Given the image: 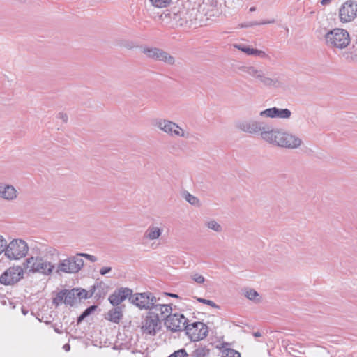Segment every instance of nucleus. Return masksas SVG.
Returning a JSON list of instances; mask_svg holds the SVG:
<instances>
[{
    "label": "nucleus",
    "mask_w": 357,
    "mask_h": 357,
    "mask_svg": "<svg viewBox=\"0 0 357 357\" xmlns=\"http://www.w3.org/2000/svg\"><path fill=\"white\" fill-rule=\"evenodd\" d=\"M266 142L288 149H296L303 144V140L296 135L278 128H271L265 134Z\"/></svg>",
    "instance_id": "nucleus-1"
},
{
    "label": "nucleus",
    "mask_w": 357,
    "mask_h": 357,
    "mask_svg": "<svg viewBox=\"0 0 357 357\" xmlns=\"http://www.w3.org/2000/svg\"><path fill=\"white\" fill-rule=\"evenodd\" d=\"M324 38L326 46L335 52L346 48L351 43L349 32L340 28L328 31Z\"/></svg>",
    "instance_id": "nucleus-2"
},
{
    "label": "nucleus",
    "mask_w": 357,
    "mask_h": 357,
    "mask_svg": "<svg viewBox=\"0 0 357 357\" xmlns=\"http://www.w3.org/2000/svg\"><path fill=\"white\" fill-rule=\"evenodd\" d=\"M236 128L244 132L254 135L259 133L261 139L266 142L265 134L270 133L271 127L265 123L255 119H243L238 121Z\"/></svg>",
    "instance_id": "nucleus-3"
},
{
    "label": "nucleus",
    "mask_w": 357,
    "mask_h": 357,
    "mask_svg": "<svg viewBox=\"0 0 357 357\" xmlns=\"http://www.w3.org/2000/svg\"><path fill=\"white\" fill-rule=\"evenodd\" d=\"M240 70L251 77L256 83L261 86L273 87L278 84L277 78L270 77L263 70L254 66H243L240 68Z\"/></svg>",
    "instance_id": "nucleus-4"
},
{
    "label": "nucleus",
    "mask_w": 357,
    "mask_h": 357,
    "mask_svg": "<svg viewBox=\"0 0 357 357\" xmlns=\"http://www.w3.org/2000/svg\"><path fill=\"white\" fill-rule=\"evenodd\" d=\"M24 268L31 273H38L45 275H51L55 266L42 257H28L24 263Z\"/></svg>",
    "instance_id": "nucleus-5"
},
{
    "label": "nucleus",
    "mask_w": 357,
    "mask_h": 357,
    "mask_svg": "<svg viewBox=\"0 0 357 357\" xmlns=\"http://www.w3.org/2000/svg\"><path fill=\"white\" fill-rule=\"evenodd\" d=\"M152 125L170 137H188V133L178 124L172 121L156 118L152 121Z\"/></svg>",
    "instance_id": "nucleus-6"
},
{
    "label": "nucleus",
    "mask_w": 357,
    "mask_h": 357,
    "mask_svg": "<svg viewBox=\"0 0 357 357\" xmlns=\"http://www.w3.org/2000/svg\"><path fill=\"white\" fill-rule=\"evenodd\" d=\"M84 266V260L77 254L60 260L56 267V273H77Z\"/></svg>",
    "instance_id": "nucleus-7"
},
{
    "label": "nucleus",
    "mask_w": 357,
    "mask_h": 357,
    "mask_svg": "<svg viewBox=\"0 0 357 357\" xmlns=\"http://www.w3.org/2000/svg\"><path fill=\"white\" fill-rule=\"evenodd\" d=\"M29 251L27 243L21 239H14L6 244L5 256L10 260H18L26 256Z\"/></svg>",
    "instance_id": "nucleus-8"
},
{
    "label": "nucleus",
    "mask_w": 357,
    "mask_h": 357,
    "mask_svg": "<svg viewBox=\"0 0 357 357\" xmlns=\"http://www.w3.org/2000/svg\"><path fill=\"white\" fill-rule=\"evenodd\" d=\"M142 53L148 59L162 61L169 65L175 63L174 58L165 50L155 47L145 45L142 47Z\"/></svg>",
    "instance_id": "nucleus-9"
},
{
    "label": "nucleus",
    "mask_w": 357,
    "mask_h": 357,
    "mask_svg": "<svg viewBox=\"0 0 357 357\" xmlns=\"http://www.w3.org/2000/svg\"><path fill=\"white\" fill-rule=\"evenodd\" d=\"M129 301L139 310H151V307L158 301L156 297L149 291L135 293L129 297Z\"/></svg>",
    "instance_id": "nucleus-10"
},
{
    "label": "nucleus",
    "mask_w": 357,
    "mask_h": 357,
    "mask_svg": "<svg viewBox=\"0 0 357 357\" xmlns=\"http://www.w3.org/2000/svg\"><path fill=\"white\" fill-rule=\"evenodd\" d=\"M185 331L188 337L193 342L204 339L208 333V326L200 321L187 324Z\"/></svg>",
    "instance_id": "nucleus-11"
},
{
    "label": "nucleus",
    "mask_w": 357,
    "mask_h": 357,
    "mask_svg": "<svg viewBox=\"0 0 357 357\" xmlns=\"http://www.w3.org/2000/svg\"><path fill=\"white\" fill-rule=\"evenodd\" d=\"M24 270L20 266L6 269L0 276V282L4 285H13L23 278Z\"/></svg>",
    "instance_id": "nucleus-12"
},
{
    "label": "nucleus",
    "mask_w": 357,
    "mask_h": 357,
    "mask_svg": "<svg viewBox=\"0 0 357 357\" xmlns=\"http://www.w3.org/2000/svg\"><path fill=\"white\" fill-rule=\"evenodd\" d=\"M357 16V3L352 0L347 1L339 9V17L342 22H350Z\"/></svg>",
    "instance_id": "nucleus-13"
},
{
    "label": "nucleus",
    "mask_w": 357,
    "mask_h": 357,
    "mask_svg": "<svg viewBox=\"0 0 357 357\" xmlns=\"http://www.w3.org/2000/svg\"><path fill=\"white\" fill-rule=\"evenodd\" d=\"M161 323L156 315H152L149 312L142 321V331L143 334L155 335L160 329Z\"/></svg>",
    "instance_id": "nucleus-14"
},
{
    "label": "nucleus",
    "mask_w": 357,
    "mask_h": 357,
    "mask_svg": "<svg viewBox=\"0 0 357 357\" xmlns=\"http://www.w3.org/2000/svg\"><path fill=\"white\" fill-rule=\"evenodd\" d=\"M188 319L180 314H170L165 321V325L172 331H179L185 329Z\"/></svg>",
    "instance_id": "nucleus-15"
},
{
    "label": "nucleus",
    "mask_w": 357,
    "mask_h": 357,
    "mask_svg": "<svg viewBox=\"0 0 357 357\" xmlns=\"http://www.w3.org/2000/svg\"><path fill=\"white\" fill-rule=\"evenodd\" d=\"M259 116L261 118L289 119L291 116V112L289 109L272 107L260 112Z\"/></svg>",
    "instance_id": "nucleus-16"
},
{
    "label": "nucleus",
    "mask_w": 357,
    "mask_h": 357,
    "mask_svg": "<svg viewBox=\"0 0 357 357\" xmlns=\"http://www.w3.org/2000/svg\"><path fill=\"white\" fill-rule=\"evenodd\" d=\"M132 293V289L121 287L114 291V292L109 296L108 300L113 306H120L119 305L124 300L131 296Z\"/></svg>",
    "instance_id": "nucleus-17"
},
{
    "label": "nucleus",
    "mask_w": 357,
    "mask_h": 357,
    "mask_svg": "<svg viewBox=\"0 0 357 357\" xmlns=\"http://www.w3.org/2000/svg\"><path fill=\"white\" fill-rule=\"evenodd\" d=\"M234 47L236 49L244 52L245 54H247L248 56H253L255 57H258L259 59H268V60H270V59H271L270 56L267 53H266L264 51L260 50H258L256 48H253L251 46L247 45L245 44H243V43L234 44Z\"/></svg>",
    "instance_id": "nucleus-18"
},
{
    "label": "nucleus",
    "mask_w": 357,
    "mask_h": 357,
    "mask_svg": "<svg viewBox=\"0 0 357 357\" xmlns=\"http://www.w3.org/2000/svg\"><path fill=\"white\" fill-rule=\"evenodd\" d=\"M171 312L172 307L170 305L160 304L155 302L149 312L152 315H156L160 321V319L166 320L167 317L170 315Z\"/></svg>",
    "instance_id": "nucleus-19"
},
{
    "label": "nucleus",
    "mask_w": 357,
    "mask_h": 357,
    "mask_svg": "<svg viewBox=\"0 0 357 357\" xmlns=\"http://www.w3.org/2000/svg\"><path fill=\"white\" fill-rule=\"evenodd\" d=\"M17 197V191L14 186L8 184H0V197L8 201H12Z\"/></svg>",
    "instance_id": "nucleus-20"
},
{
    "label": "nucleus",
    "mask_w": 357,
    "mask_h": 357,
    "mask_svg": "<svg viewBox=\"0 0 357 357\" xmlns=\"http://www.w3.org/2000/svg\"><path fill=\"white\" fill-rule=\"evenodd\" d=\"M124 305L114 306L108 311L105 316V319L112 323L119 324L123 317Z\"/></svg>",
    "instance_id": "nucleus-21"
},
{
    "label": "nucleus",
    "mask_w": 357,
    "mask_h": 357,
    "mask_svg": "<svg viewBox=\"0 0 357 357\" xmlns=\"http://www.w3.org/2000/svg\"><path fill=\"white\" fill-rule=\"evenodd\" d=\"M163 232V228L156 225L152 224L149 226L144 234V238L149 241L158 239Z\"/></svg>",
    "instance_id": "nucleus-22"
},
{
    "label": "nucleus",
    "mask_w": 357,
    "mask_h": 357,
    "mask_svg": "<svg viewBox=\"0 0 357 357\" xmlns=\"http://www.w3.org/2000/svg\"><path fill=\"white\" fill-rule=\"evenodd\" d=\"M109 287L103 282L96 283L91 289V293H93V296L95 298L104 297Z\"/></svg>",
    "instance_id": "nucleus-23"
},
{
    "label": "nucleus",
    "mask_w": 357,
    "mask_h": 357,
    "mask_svg": "<svg viewBox=\"0 0 357 357\" xmlns=\"http://www.w3.org/2000/svg\"><path fill=\"white\" fill-rule=\"evenodd\" d=\"M243 295L249 300L255 303L261 302V296L255 289L251 288H245L243 290Z\"/></svg>",
    "instance_id": "nucleus-24"
},
{
    "label": "nucleus",
    "mask_w": 357,
    "mask_h": 357,
    "mask_svg": "<svg viewBox=\"0 0 357 357\" xmlns=\"http://www.w3.org/2000/svg\"><path fill=\"white\" fill-rule=\"evenodd\" d=\"M228 343L223 342L220 347L222 357H241V354L235 349L227 348Z\"/></svg>",
    "instance_id": "nucleus-25"
},
{
    "label": "nucleus",
    "mask_w": 357,
    "mask_h": 357,
    "mask_svg": "<svg viewBox=\"0 0 357 357\" xmlns=\"http://www.w3.org/2000/svg\"><path fill=\"white\" fill-rule=\"evenodd\" d=\"M77 302L75 289L65 290L64 303L73 305Z\"/></svg>",
    "instance_id": "nucleus-26"
},
{
    "label": "nucleus",
    "mask_w": 357,
    "mask_h": 357,
    "mask_svg": "<svg viewBox=\"0 0 357 357\" xmlns=\"http://www.w3.org/2000/svg\"><path fill=\"white\" fill-rule=\"evenodd\" d=\"M204 225L210 230L217 233H221L223 231V227L221 224L215 220H208L204 222Z\"/></svg>",
    "instance_id": "nucleus-27"
},
{
    "label": "nucleus",
    "mask_w": 357,
    "mask_h": 357,
    "mask_svg": "<svg viewBox=\"0 0 357 357\" xmlns=\"http://www.w3.org/2000/svg\"><path fill=\"white\" fill-rule=\"evenodd\" d=\"M210 354V349L205 345H199L191 354V357H207Z\"/></svg>",
    "instance_id": "nucleus-28"
},
{
    "label": "nucleus",
    "mask_w": 357,
    "mask_h": 357,
    "mask_svg": "<svg viewBox=\"0 0 357 357\" xmlns=\"http://www.w3.org/2000/svg\"><path fill=\"white\" fill-rule=\"evenodd\" d=\"M75 291L77 301H80L82 299H86L93 296V293H91V290L86 291L84 289H75Z\"/></svg>",
    "instance_id": "nucleus-29"
},
{
    "label": "nucleus",
    "mask_w": 357,
    "mask_h": 357,
    "mask_svg": "<svg viewBox=\"0 0 357 357\" xmlns=\"http://www.w3.org/2000/svg\"><path fill=\"white\" fill-rule=\"evenodd\" d=\"M152 6L156 8H165L170 5L172 0H150Z\"/></svg>",
    "instance_id": "nucleus-30"
},
{
    "label": "nucleus",
    "mask_w": 357,
    "mask_h": 357,
    "mask_svg": "<svg viewBox=\"0 0 357 357\" xmlns=\"http://www.w3.org/2000/svg\"><path fill=\"white\" fill-rule=\"evenodd\" d=\"M65 290L59 292L56 296L53 298V303L58 306L59 305L64 303Z\"/></svg>",
    "instance_id": "nucleus-31"
},
{
    "label": "nucleus",
    "mask_w": 357,
    "mask_h": 357,
    "mask_svg": "<svg viewBox=\"0 0 357 357\" xmlns=\"http://www.w3.org/2000/svg\"><path fill=\"white\" fill-rule=\"evenodd\" d=\"M121 46L128 50H132L137 47V44L134 41L128 40H122Z\"/></svg>",
    "instance_id": "nucleus-32"
},
{
    "label": "nucleus",
    "mask_w": 357,
    "mask_h": 357,
    "mask_svg": "<svg viewBox=\"0 0 357 357\" xmlns=\"http://www.w3.org/2000/svg\"><path fill=\"white\" fill-rule=\"evenodd\" d=\"M185 198L186 201L188 202L190 204L194 205V206L199 205V201L198 198H197L194 195L188 192L186 194Z\"/></svg>",
    "instance_id": "nucleus-33"
},
{
    "label": "nucleus",
    "mask_w": 357,
    "mask_h": 357,
    "mask_svg": "<svg viewBox=\"0 0 357 357\" xmlns=\"http://www.w3.org/2000/svg\"><path fill=\"white\" fill-rule=\"evenodd\" d=\"M197 301L201 303L208 305L213 308H216V309L220 308V307L217 304H215L213 301H211V300H207V299L202 298H198Z\"/></svg>",
    "instance_id": "nucleus-34"
},
{
    "label": "nucleus",
    "mask_w": 357,
    "mask_h": 357,
    "mask_svg": "<svg viewBox=\"0 0 357 357\" xmlns=\"http://www.w3.org/2000/svg\"><path fill=\"white\" fill-rule=\"evenodd\" d=\"M96 308V306L93 305L84 310V312L80 315V317L78 318V322H80L82 319H84L86 317L89 315L93 311L95 310Z\"/></svg>",
    "instance_id": "nucleus-35"
},
{
    "label": "nucleus",
    "mask_w": 357,
    "mask_h": 357,
    "mask_svg": "<svg viewBox=\"0 0 357 357\" xmlns=\"http://www.w3.org/2000/svg\"><path fill=\"white\" fill-rule=\"evenodd\" d=\"M188 354L184 349H179L174 351L173 354L169 355L168 357H188Z\"/></svg>",
    "instance_id": "nucleus-36"
},
{
    "label": "nucleus",
    "mask_w": 357,
    "mask_h": 357,
    "mask_svg": "<svg viewBox=\"0 0 357 357\" xmlns=\"http://www.w3.org/2000/svg\"><path fill=\"white\" fill-rule=\"evenodd\" d=\"M191 278L197 284H203L205 281L204 277L199 273H193Z\"/></svg>",
    "instance_id": "nucleus-37"
},
{
    "label": "nucleus",
    "mask_w": 357,
    "mask_h": 357,
    "mask_svg": "<svg viewBox=\"0 0 357 357\" xmlns=\"http://www.w3.org/2000/svg\"><path fill=\"white\" fill-rule=\"evenodd\" d=\"M77 254L78 257H83L91 262H96L98 261V258L94 255H89L87 253H77Z\"/></svg>",
    "instance_id": "nucleus-38"
},
{
    "label": "nucleus",
    "mask_w": 357,
    "mask_h": 357,
    "mask_svg": "<svg viewBox=\"0 0 357 357\" xmlns=\"http://www.w3.org/2000/svg\"><path fill=\"white\" fill-rule=\"evenodd\" d=\"M346 59L349 61L357 62V53L355 51L351 52L347 55Z\"/></svg>",
    "instance_id": "nucleus-39"
},
{
    "label": "nucleus",
    "mask_w": 357,
    "mask_h": 357,
    "mask_svg": "<svg viewBox=\"0 0 357 357\" xmlns=\"http://www.w3.org/2000/svg\"><path fill=\"white\" fill-rule=\"evenodd\" d=\"M7 242L5 240V238L0 236V254L3 252H5L6 246Z\"/></svg>",
    "instance_id": "nucleus-40"
},
{
    "label": "nucleus",
    "mask_w": 357,
    "mask_h": 357,
    "mask_svg": "<svg viewBox=\"0 0 357 357\" xmlns=\"http://www.w3.org/2000/svg\"><path fill=\"white\" fill-rule=\"evenodd\" d=\"M111 271H112V268L111 267L105 266V267H102V268H101L100 269V273L102 275H105L107 273H109Z\"/></svg>",
    "instance_id": "nucleus-41"
},
{
    "label": "nucleus",
    "mask_w": 357,
    "mask_h": 357,
    "mask_svg": "<svg viewBox=\"0 0 357 357\" xmlns=\"http://www.w3.org/2000/svg\"><path fill=\"white\" fill-rule=\"evenodd\" d=\"M58 118L61 119L65 123L68 121V116L66 113L63 112H59L58 114Z\"/></svg>",
    "instance_id": "nucleus-42"
},
{
    "label": "nucleus",
    "mask_w": 357,
    "mask_h": 357,
    "mask_svg": "<svg viewBox=\"0 0 357 357\" xmlns=\"http://www.w3.org/2000/svg\"><path fill=\"white\" fill-rule=\"evenodd\" d=\"M275 22V20H269V21H262L259 23H255V24H273Z\"/></svg>",
    "instance_id": "nucleus-43"
},
{
    "label": "nucleus",
    "mask_w": 357,
    "mask_h": 357,
    "mask_svg": "<svg viewBox=\"0 0 357 357\" xmlns=\"http://www.w3.org/2000/svg\"><path fill=\"white\" fill-rule=\"evenodd\" d=\"M332 0H321V3L322 5H328L331 2Z\"/></svg>",
    "instance_id": "nucleus-44"
},
{
    "label": "nucleus",
    "mask_w": 357,
    "mask_h": 357,
    "mask_svg": "<svg viewBox=\"0 0 357 357\" xmlns=\"http://www.w3.org/2000/svg\"><path fill=\"white\" fill-rule=\"evenodd\" d=\"M254 337H259L261 336V333L259 331H256L253 333Z\"/></svg>",
    "instance_id": "nucleus-45"
},
{
    "label": "nucleus",
    "mask_w": 357,
    "mask_h": 357,
    "mask_svg": "<svg viewBox=\"0 0 357 357\" xmlns=\"http://www.w3.org/2000/svg\"><path fill=\"white\" fill-rule=\"evenodd\" d=\"M63 349L66 350V351H69L70 350V345L66 344L63 346Z\"/></svg>",
    "instance_id": "nucleus-46"
},
{
    "label": "nucleus",
    "mask_w": 357,
    "mask_h": 357,
    "mask_svg": "<svg viewBox=\"0 0 357 357\" xmlns=\"http://www.w3.org/2000/svg\"><path fill=\"white\" fill-rule=\"evenodd\" d=\"M169 296H170L171 297H174V298H178V296L177 294H168Z\"/></svg>",
    "instance_id": "nucleus-47"
},
{
    "label": "nucleus",
    "mask_w": 357,
    "mask_h": 357,
    "mask_svg": "<svg viewBox=\"0 0 357 357\" xmlns=\"http://www.w3.org/2000/svg\"><path fill=\"white\" fill-rule=\"evenodd\" d=\"M54 331H55L56 333H62V331H60V330H59L58 328H54Z\"/></svg>",
    "instance_id": "nucleus-48"
},
{
    "label": "nucleus",
    "mask_w": 357,
    "mask_h": 357,
    "mask_svg": "<svg viewBox=\"0 0 357 357\" xmlns=\"http://www.w3.org/2000/svg\"><path fill=\"white\" fill-rule=\"evenodd\" d=\"M255 10V9H254V8H250V10H251V11H252V10Z\"/></svg>",
    "instance_id": "nucleus-49"
}]
</instances>
